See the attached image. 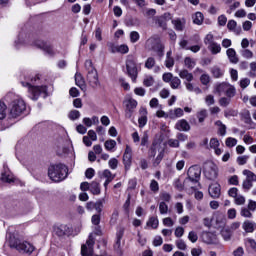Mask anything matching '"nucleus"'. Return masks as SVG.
I'll use <instances>...</instances> for the list:
<instances>
[{"mask_svg":"<svg viewBox=\"0 0 256 256\" xmlns=\"http://www.w3.org/2000/svg\"><path fill=\"white\" fill-rule=\"evenodd\" d=\"M124 105L126 107L125 117L127 119H131V117H133V113L135 112V109H137L138 102L132 97H127L124 100Z\"/></svg>","mask_w":256,"mask_h":256,"instance_id":"nucleus-11","label":"nucleus"},{"mask_svg":"<svg viewBox=\"0 0 256 256\" xmlns=\"http://www.w3.org/2000/svg\"><path fill=\"white\" fill-rule=\"evenodd\" d=\"M242 187L243 189H245V191H249V189L253 187V182L251 180L245 179L242 183Z\"/></svg>","mask_w":256,"mask_h":256,"instance_id":"nucleus-63","label":"nucleus"},{"mask_svg":"<svg viewBox=\"0 0 256 256\" xmlns=\"http://www.w3.org/2000/svg\"><path fill=\"white\" fill-rule=\"evenodd\" d=\"M126 69L132 81H137V75H138L137 63H135V60H133V58H130L126 61Z\"/></svg>","mask_w":256,"mask_h":256,"instance_id":"nucleus-12","label":"nucleus"},{"mask_svg":"<svg viewBox=\"0 0 256 256\" xmlns=\"http://www.w3.org/2000/svg\"><path fill=\"white\" fill-rule=\"evenodd\" d=\"M55 232L58 237H63V235H67L69 233V227L65 224H61L56 227Z\"/></svg>","mask_w":256,"mask_h":256,"instance_id":"nucleus-28","label":"nucleus"},{"mask_svg":"<svg viewBox=\"0 0 256 256\" xmlns=\"http://www.w3.org/2000/svg\"><path fill=\"white\" fill-rule=\"evenodd\" d=\"M102 177H104V179H106L104 182L105 189H107V186L109 185V183H111V181H113V179H115V175H113V173H111L108 169L103 171Z\"/></svg>","mask_w":256,"mask_h":256,"instance_id":"nucleus-25","label":"nucleus"},{"mask_svg":"<svg viewBox=\"0 0 256 256\" xmlns=\"http://www.w3.org/2000/svg\"><path fill=\"white\" fill-rule=\"evenodd\" d=\"M215 126L218 127L219 135H221L222 137H225V135H227V126H225V124H223L221 120L216 121Z\"/></svg>","mask_w":256,"mask_h":256,"instance_id":"nucleus-30","label":"nucleus"},{"mask_svg":"<svg viewBox=\"0 0 256 256\" xmlns=\"http://www.w3.org/2000/svg\"><path fill=\"white\" fill-rule=\"evenodd\" d=\"M141 39V35H139V32L137 31H132L130 32V41L131 43H137Z\"/></svg>","mask_w":256,"mask_h":256,"instance_id":"nucleus-50","label":"nucleus"},{"mask_svg":"<svg viewBox=\"0 0 256 256\" xmlns=\"http://www.w3.org/2000/svg\"><path fill=\"white\" fill-rule=\"evenodd\" d=\"M188 239L191 241V243H197L199 236L195 231H190L188 234Z\"/></svg>","mask_w":256,"mask_h":256,"instance_id":"nucleus-56","label":"nucleus"},{"mask_svg":"<svg viewBox=\"0 0 256 256\" xmlns=\"http://www.w3.org/2000/svg\"><path fill=\"white\" fill-rule=\"evenodd\" d=\"M9 245L12 249H16L19 253H28L31 255L35 251V246L27 241H21L20 239L15 238V236H10Z\"/></svg>","mask_w":256,"mask_h":256,"instance_id":"nucleus-4","label":"nucleus"},{"mask_svg":"<svg viewBox=\"0 0 256 256\" xmlns=\"http://www.w3.org/2000/svg\"><path fill=\"white\" fill-rule=\"evenodd\" d=\"M168 115L169 119H179V117H183L184 112L181 108H175L174 110H169Z\"/></svg>","mask_w":256,"mask_h":256,"instance_id":"nucleus-26","label":"nucleus"},{"mask_svg":"<svg viewBox=\"0 0 256 256\" xmlns=\"http://www.w3.org/2000/svg\"><path fill=\"white\" fill-rule=\"evenodd\" d=\"M218 25L219 27H225V25H227V16L220 15L218 17Z\"/></svg>","mask_w":256,"mask_h":256,"instance_id":"nucleus-61","label":"nucleus"},{"mask_svg":"<svg viewBox=\"0 0 256 256\" xmlns=\"http://www.w3.org/2000/svg\"><path fill=\"white\" fill-rule=\"evenodd\" d=\"M7 117V105L4 102H0V119Z\"/></svg>","mask_w":256,"mask_h":256,"instance_id":"nucleus-48","label":"nucleus"},{"mask_svg":"<svg viewBox=\"0 0 256 256\" xmlns=\"http://www.w3.org/2000/svg\"><path fill=\"white\" fill-rule=\"evenodd\" d=\"M203 174L208 181H215L219 177V168L213 162H207L203 167Z\"/></svg>","mask_w":256,"mask_h":256,"instance_id":"nucleus-9","label":"nucleus"},{"mask_svg":"<svg viewBox=\"0 0 256 256\" xmlns=\"http://www.w3.org/2000/svg\"><path fill=\"white\" fill-rule=\"evenodd\" d=\"M145 49L147 51H153L154 53H157L158 57H163V50L165 49V47H163V44H161L159 36L153 35L146 40Z\"/></svg>","mask_w":256,"mask_h":256,"instance_id":"nucleus-6","label":"nucleus"},{"mask_svg":"<svg viewBox=\"0 0 256 256\" xmlns=\"http://www.w3.org/2000/svg\"><path fill=\"white\" fill-rule=\"evenodd\" d=\"M155 58L153 57H148L146 62H145V67L146 69H153L155 67Z\"/></svg>","mask_w":256,"mask_h":256,"instance_id":"nucleus-52","label":"nucleus"},{"mask_svg":"<svg viewBox=\"0 0 256 256\" xmlns=\"http://www.w3.org/2000/svg\"><path fill=\"white\" fill-rule=\"evenodd\" d=\"M186 23L187 21L184 18H178V19L172 20V24L174 25V28L176 29V31H183V29H185Z\"/></svg>","mask_w":256,"mask_h":256,"instance_id":"nucleus-21","label":"nucleus"},{"mask_svg":"<svg viewBox=\"0 0 256 256\" xmlns=\"http://www.w3.org/2000/svg\"><path fill=\"white\" fill-rule=\"evenodd\" d=\"M132 159H133V150L129 146H126V149L123 155V163H124L125 169H130Z\"/></svg>","mask_w":256,"mask_h":256,"instance_id":"nucleus-15","label":"nucleus"},{"mask_svg":"<svg viewBox=\"0 0 256 256\" xmlns=\"http://www.w3.org/2000/svg\"><path fill=\"white\" fill-rule=\"evenodd\" d=\"M84 67L86 71V79L90 87H93V89L99 87V73H97V69L93 66V61L86 60Z\"/></svg>","mask_w":256,"mask_h":256,"instance_id":"nucleus-3","label":"nucleus"},{"mask_svg":"<svg viewBox=\"0 0 256 256\" xmlns=\"http://www.w3.org/2000/svg\"><path fill=\"white\" fill-rule=\"evenodd\" d=\"M209 145H210V148L214 150L215 155H221V153H223V150H221V148H219V145H220L219 139L212 138L210 140Z\"/></svg>","mask_w":256,"mask_h":256,"instance_id":"nucleus-19","label":"nucleus"},{"mask_svg":"<svg viewBox=\"0 0 256 256\" xmlns=\"http://www.w3.org/2000/svg\"><path fill=\"white\" fill-rule=\"evenodd\" d=\"M68 117L71 121H76V119H79L81 117V112L78 110H71L68 114Z\"/></svg>","mask_w":256,"mask_h":256,"instance_id":"nucleus-44","label":"nucleus"},{"mask_svg":"<svg viewBox=\"0 0 256 256\" xmlns=\"http://www.w3.org/2000/svg\"><path fill=\"white\" fill-rule=\"evenodd\" d=\"M242 228L246 233H253L256 229V223L253 221L246 220L244 221Z\"/></svg>","mask_w":256,"mask_h":256,"instance_id":"nucleus-24","label":"nucleus"},{"mask_svg":"<svg viewBox=\"0 0 256 256\" xmlns=\"http://www.w3.org/2000/svg\"><path fill=\"white\" fill-rule=\"evenodd\" d=\"M249 85H251V79L249 78L240 79L239 86L241 87V89H247Z\"/></svg>","mask_w":256,"mask_h":256,"instance_id":"nucleus-46","label":"nucleus"},{"mask_svg":"<svg viewBox=\"0 0 256 256\" xmlns=\"http://www.w3.org/2000/svg\"><path fill=\"white\" fill-rule=\"evenodd\" d=\"M90 191L93 195H99L101 193V188L99 187V183L93 181L90 183Z\"/></svg>","mask_w":256,"mask_h":256,"instance_id":"nucleus-34","label":"nucleus"},{"mask_svg":"<svg viewBox=\"0 0 256 256\" xmlns=\"http://www.w3.org/2000/svg\"><path fill=\"white\" fill-rule=\"evenodd\" d=\"M200 82L202 85H209V83H211V76H209L207 73L202 74L200 76Z\"/></svg>","mask_w":256,"mask_h":256,"instance_id":"nucleus-45","label":"nucleus"},{"mask_svg":"<svg viewBox=\"0 0 256 256\" xmlns=\"http://www.w3.org/2000/svg\"><path fill=\"white\" fill-rule=\"evenodd\" d=\"M84 245L86 246V253L87 251H93V245H95V238H93V234L89 235V238Z\"/></svg>","mask_w":256,"mask_h":256,"instance_id":"nucleus-36","label":"nucleus"},{"mask_svg":"<svg viewBox=\"0 0 256 256\" xmlns=\"http://www.w3.org/2000/svg\"><path fill=\"white\" fill-rule=\"evenodd\" d=\"M226 55L230 61V63L237 64L239 63V58H237V52L233 48H228L226 51Z\"/></svg>","mask_w":256,"mask_h":256,"instance_id":"nucleus-20","label":"nucleus"},{"mask_svg":"<svg viewBox=\"0 0 256 256\" xmlns=\"http://www.w3.org/2000/svg\"><path fill=\"white\" fill-rule=\"evenodd\" d=\"M241 55L244 57V59H253V51L249 49L242 50Z\"/></svg>","mask_w":256,"mask_h":256,"instance_id":"nucleus-54","label":"nucleus"},{"mask_svg":"<svg viewBox=\"0 0 256 256\" xmlns=\"http://www.w3.org/2000/svg\"><path fill=\"white\" fill-rule=\"evenodd\" d=\"M205 103L208 107H211V105H215V96H213V94L206 95Z\"/></svg>","mask_w":256,"mask_h":256,"instance_id":"nucleus-51","label":"nucleus"},{"mask_svg":"<svg viewBox=\"0 0 256 256\" xmlns=\"http://www.w3.org/2000/svg\"><path fill=\"white\" fill-rule=\"evenodd\" d=\"M191 255L192 256H201V255H203V248L202 247L192 248L191 249Z\"/></svg>","mask_w":256,"mask_h":256,"instance_id":"nucleus-60","label":"nucleus"},{"mask_svg":"<svg viewBox=\"0 0 256 256\" xmlns=\"http://www.w3.org/2000/svg\"><path fill=\"white\" fill-rule=\"evenodd\" d=\"M162 223L165 227H173L175 225V222L173 221V218L166 217L162 220Z\"/></svg>","mask_w":256,"mask_h":256,"instance_id":"nucleus-57","label":"nucleus"},{"mask_svg":"<svg viewBox=\"0 0 256 256\" xmlns=\"http://www.w3.org/2000/svg\"><path fill=\"white\" fill-rule=\"evenodd\" d=\"M75 83L77 87L81 89V91H87V84H85V79L81 73H76L75 75Z\"/></svg>","mask_w":256,"mask_h":256,"instance_id":"nucleus-18","label":"nucleus"},{"mask_svg":"<svg viewBox=\"0 0 256 256\" xmlns=\"http://www.w3.org/2000/svg\"><path fill=\"white\" fill-rule=\"evenodd\" d=\"M31 43V35L28 33H21L18 36V39L15 41V47L17 49L29 45Z\"/></svg>","mask_w":256,"mask_h":256,"instance_id":"nucleus-13","label":"nucleus"},{"mask_svg":"<svg viewBox=\"0 0 256 256\" xmlns=\"http://www.w3.org/2000/svg\"><path fill=\"white\" fill-rule=\"evenodd\" d=\"M208 193L212 199H219L221 197V185L217 182L210 184Z\"/></svg>","mask_w":256,"mask_h":256,"instance_id":"nucleus-14","label":"nucleus"},{"mask_svg":"<svg viewBox=\"0 0 256 256\" xmlns=\"http://www.w3.org/2000/svg\"><path fill=\"white\" fill-rule=\"evenodd\" d=\"M170 87L171 89H179L181 87V79L177 76L173 77L170 81Z\"/></svg>","mask_w":256,"mask_h":256,"instance_id":"nucleus-41","label":"nucleus"},{"mask_svg":"<svg viewBox=\"0 0 256 256\" xmlns=\"http://www.w3.org/2000/svg\"><path fill=\"white\" fill-rule=\"evenodd\" d=\"M227 29L229 31H232L233 33H237V35H239V31H237V21L229 20L227 23Z\"/></svg>","mask_w":256,"mask_h":256,"instance_id":"nucleus-39","label":"nucleus"},{"mask_svg":"<svg viewBox=\"0 0 256 256\" xmlns=\"http://www.w3.org/2000/svg\"><path fill=\"white\" fill-rule=\"evenodd\" d=\"M209 51H211L212 55H218L221 51V44L214 42L208 46Z\"/></svg>","mask_w":256,"mask_h":256,"instance_id":"nucleus-33","label":"nucleus"},{"mask_svg":"<svg viewBox=\"0 0 256 256\" xmlns=\"http://www.w3.org/2000/svg\"><path fill=\"white\" fill-rule=\"evenodd\" d=\"M1 181L4 183H13L15 181V177L13 176V173L5 171L2 173Z\"/></svg>","mask_w":256,"mask_h":256,"instance_id":"nucleus-29","label":"nucleus"},{"mask_svg":"<svg viewBox=\"0 0 256 256\" xmlns=\"http://www.w3.org/2000/svg\"><path fill=\"white\" fill-rule=\"evenodd\" d=\"M241 217H246L247 219H251L253 217V214L251 213V210L249 208H242L240 211Z\"/></svg>","mask_w":256,"mask_h":256,"instance_id":"nucleus-53","label":"nucleus"},{"mask_svg":"<svg viewBox=\"0 0 256 256\" xmlns=\"http://www.w3.org/2000/svg\"><path fill=\"white\" fill-rule=\"evenodd\" d=\"M195 65H197V62L195 61V59L191 57H186L184 59V66L186 69H195Z\"/></svg>","mask_w":256,"mask_h":256,"instance_id":"nucleus-32","label":"nucleus"},{"mask_svg":"<svg viewBox=\"0 0 256 256\" xmlns=\"http://www.w3.org/2000/svg\"><path fill=\"white\" fill-rule=\"evenodd\" d=\"M155 83V79H153L152 76H148L144 79L143 84L145 85V87H153Z\"/></svg>","mask_w":256,"mask_h":256,"instance_id":"nucleus-55","label":"nucleus"},{"mask_svg":"<svg viewBox=\"0 0 256 256\" xmlns=\"http://www.w3.org/2000/svg\"><path fill=\"white\" fill-rule=\"evenodd\" d=\"M211 74L214 77V79H221L225 75V70H223L219 66H213L211 68Z\"/></svg>","mask_w":256,"mask_h":256,"instance_id":"nucleus-22","label":"nucleus"},{"mask_svg":"<svg viewBox=\"0 0 256 256\" xmlns=\"http://www.w3.org/2000/svg\"><path fill=\"white\" fill-rule=\"evenodd\" d=\"M221 235H222L224 241H229L231 239V231H229L227 229H223L221 231Z\"/></svg>","mask_w":256,"mask_h":256,"instance_id":"nucleus-62","label":"nucleus"},{"mask_svg":"<svg viewBox=\"0 0 256 256\" xmlns=\"http://www.w3.org/2000/svg\"><path fill=\"white\" fill-rule=\"evenodd\" d=\"M155 155H157L155 163L156 165H159V163L163 161V157H165V148H162L161 142H153L151 148L148 151L149 157H155Z\"/></svg>","mask_w":256,"mask_h":256,"instance_id":"nucleus-10","label":"nucleus"},{"mask_svg":"<svg viewBox=\"0 0 256 256\" xmlns=\"http://www.w3.org/2000/svg\"><path fill=\"white\" fill-rule=\"evenodd\" d=\"M67 175L68 169L65 164L52 165L48 169V176L55 183H59L60 181L67 179Z\"/></svg>","mask_w":256,"mask_h":256,"instance_id":"nucleus-2","label":"nucleus"},{"mask_svg":"<svg viewBox=\"0 0 256 256\" xmlns=\"http://www.w3.org/2000/svg\"><path fill=\"white\" fill-rule=\"evenodd\" d=\"M141 117L138 119L139 127L143 128L147 125V108H140Z\"/></svg>","mask_w":256,"mask_h":256,"instance_id":"nucleus-23","label":"nucleus"},{"mask_svg":"<svg viewBox=\"0 0 256 256\" xmlns=\"http://www.w3.org/2000/svg\"><path fill=\"white\" fill-rule=\"evenodd\" d=\"M184 85L187 89V91H190V93H196V95H201V93H203V91L201 90V88L196 87L195 85H193V83L191 82H184Z\"/></svg>","mask_w":256,"mask_h":256,"instance_id":"nucleus-27","label":"nucleus"},{"mask_svg":"<svg viewBox=\"0 0 256 256\" xmlns=\"http://www.w3.org/2000/svg\"><path fill=\"white\" fill-rule=\"evenodd\" d=\"M8 109L10 117L17 119V117H21V115L25 113L27 104L22 98H16L9 104Z\"/></svg>","mask_w":256,"mask_h":256,"instance_id":"nucleus-5","label":"nucleus"},{"mask_svg":"<svg viewBox=\"0 0 256 256\" xmlns=\"http://www.w3.org/2000/svg\"><path fill=\"white\" fill-rule=\"evenodd\" d=\"M187 175L188 177L184 180L185 185L195 189V185L199 183L201 177V167L197 165L191 166L187 171Z\"/></svg>","mask_w":256,"mask_h":256,"instance_id":"nucleus-7","label":"nucleus"},{"mask_svg":"<svg viewBox=\"0 0 256 256\" xmlns=\"http://www.w3.org/2000/svg\"><path fill=\"white\" fill-rule=\"evenodd\" d=\"M247 161H249V156L247 155L239 156L237 158L238 165H246Z\"/></svg>","mask_w":256,"mask_h":256,"instance_id":"nucleus-59","label":"nucleus"},{"mask_svg":"<svg viewBox=\"0 0 256 256\" xmlns=\"http://www.w3.org/2000/svg\"><path fill=\"white\" fill-rule=\"evenodd\" d=\"M196 117L199 123H203L207 119V109H201L197 112Z\"/></svg>","mask_w":256,"mask_h":256,"instance_id":"nucleus-37","label":"nucleus"},{"mask_svg":"<svg viewBox=\"0 0 256 256\" xmlns=\"http://www.w3.org/2000/svg\"><path fill=\"white\" fill-rule=\"evenodd\" d=\"M104 147H105L106 151H113V149H115V147H117V142L113 139L107 140L104 143Z\"/></svg>","mask_w":256,"mask_h":256,"instance_id":"nucleus-38","label":"nucleus"},{"mask_svg":"<svg viewBox=\"0 0 256 256\" xmlns=\"http://www.w3.org/2000/svg\"><path fill=\"white\" fill-rule=\"evenodd\" d=\"M23 87H28V92L33 101H37L40 95L47 97V86H33L29 82H22Z\"/></svg>","mask_w":256,"mask_h":256,"instance_id":"nucleus-8","label":"nucleus"},{"mask_svg":"<svg viewBox=\"0 0 256 256\" xmlns=\"http://www.w3.org/2000/svg\"><path fill=\"white\" fill-rule=\"evenodd\" d=\"M165 65L167 69H171L173 65H175V60L173 59V57H171V51L167 52L166 54Z\"/></svg>","mask_w":256,"mask_h":256,"instance_id":"nucleus-35","label":"nucleus"},{"mask_svg":"<svg viewBox=\"0 0 256 256\" xmlns=\"http://www.w3.org/2000/svg\"><path fill=\"white\" fill-rule=\"evenodd\" d=\"M159 212L160 215H167L169 213V206L165 202H160L159 203Z\"/></svg>","mask_w":256,"mask_h":256,"instance_id":"nucleus-43","label":"nucleus"},{"mask_svg":"<svg viewBox=\"0 0 256 256\" xmlns=\"http://www.w3.org/2000/svg\"><path fill=\"white\" fill-rule=\"evenodd\" d=\"M204 43L208 46L212 45V43H215V36H213L211 33H208L204 38Z\"/></svg>","mask_w":256,"mask_h":256,"instance_id":"nucleus-47","label":"nucleus"},{"mask_svg":"<svg viewBox=\"0 0 256 256\" xmlns=\"http://www.w3.org/2000/svg\"><path fill=\"white\" fill-rule=\"evenodd\" d=\"M242 173H243V175H245L247 181H252L253 183H255V181H256L255 173H253L250 170H243Z\"/></svg>","mask_w":256,"mask_h":256,"instance_id":"nucleus-40","label":"nucleus"},{"mask_svg":"<svg viewBox=\"0 0 256 256\" xmlns=\"http://www.w3.org/2000/svg\"><path fill=\"white\" fill-rule=\"evenodd\" d=\"M147 227L152 229H157L159 227V220L155 217H151L147 222Z\"/></svg>","mask_w":256,"mask_h":256,"instance_id":"nucleus-42","label":"nucleus"},{"mask_svg":"<svg viewBox=\"0 0 256 256\" xmlns=\"http://www.w3.org/2000/svg\"><path fill=\"white\" fill-rule=\"evenodd\" d=\"M213 93L219 97L223 94L226 95V97L219 99V105L220 107H228L231 103V99L237 95V89L229 82H219L214 85Z\"/></svg>","mask_w":256,"mask_h":256,"instance_id":"nucleus-1","label":"nucleus"},{"mask_svg":"<svg viewBox=\"0 0 256 256\" xmlns=\"http://www.w3.org/2000/svg\"><path fill=\"white\" fill-rule=\"evenodd\" d=\"M176 246L178 247V249H180V251H185L187 249V244L183 240H177Z\"/></svg>","mask_w":256,"mask_h":256,"instance_id":"nucleus-64","label":"nucleus"},{"mask_svg":"<svg viewBox=\"0 0 256 256\" xmlns=\"http://www.w3.org/2000/svg\"><path fill=\"white\" fill-rule=\"evenodd\" d=\"M108 165L110 167V169H117L118 165H119V160H117V158H112L108 161Z\"/></svg>","mask_w":256,"mask_h":256,"instance_id":"nucleus-58","label":"nucleus"},{"mask_svg":"<svg viewBox=\"0 0 256 256\" xmlns=\"http://www.w3.org/2000/svg\"><path fill=\"white\" fill-rule=\"evenodd\" d=\"M225 145L226 147H229V148L235 147V145H237V139L233 137H228L225 140Z\"/></svg>","mask_w":256,"mask_h":256,"instance_id":"nucleus-49","label":"nucleus"},{"mask_svg":"<svg viewBox=\"0 0 256 256\" xmlns=\"http://www.w3.org/2000/svg\"><path fill=\"white\" fill-rule=\"evenodd\" d=\"M178 75H179L180 79H183L185 81L184 83L191 82L194 79L193 73L189 72L187 69L180 70L178 72Z\"/></svg>","mask_w":256,"mask_h":256,"instance_id":"nucleus-17","label":"nucleus"},{"mask_svg":"<svg viewBox=\"0 0 256 256\" xmlns=\"http://www.w3.org/2000/svg\"><path fill=\"white\" fill-rule=\"evenodd\" d=\"M192 19H193L194 25H203V19H204L203 13H201V12H196V13L192 16Z\"/></svg>","mask_w":256,"mask_h":256,"instance_id":"nucleus-31","label":"nucleus"},{"mask_svg":"<svg viewBox=\"0 0 256 256\" xmlns=\"http://www.w3.org/2000/svg\"><path fill=\"white\" fill-rule=\"evenodd\" d=\"M175 129H177V131H190L191 125H189L187 120L181 119L175 124Z\"/></svg>","mask_w":256,"mask_h":256,"instance_id":"nucleus-16","label":"nucleus"}]
</instances>
